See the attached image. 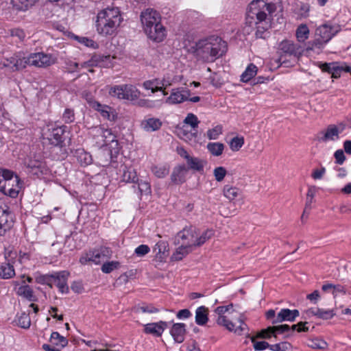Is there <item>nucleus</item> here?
I'll list each match as a JSON object with an SVG mask.
<instances>
[{"label": "nucleus", "instance_id": "nucleus-1", "mask_svg": "<svg viewBox=\"0 0 351 351\" xmlns=\"http://www.w3.org/2000/svg\"><path fill=\"white\" fill-rule=\"evenodd\" d=\"M195 56L204 62H213L228 50L227 43L218 36H212L199 40L193 47Z\"/></svg>", "mask_w": 351, "mask_h": 351}, {"label": "nucleus", "instance_id": "nucleus-2", "mask_svg": "<svg viewBox=\"0 0 351 351\" xmlns=\"http://www.w3.org/2000/svg\"><path fill=\"white\" fill-rule=\"evenodd\" d=\"M276 9L274 3H266L263 0L252 1L246 13V24L252 26L269 21L268 15H271Z\"/></svg>", "mask_w": 351, "mask_h": 351}, {"label": "nucleus", "instance_id": "nucleus-3", "mask_svg": "<svg viewBox=\"0 0 351 351\" xmlns=\"http://www.w3.org/2000/svg\"><path fill=\"white\" fill-rule=\"evenodd\" d=\"M121 17L118 8H107L99 12L97 16L96 27L99 34H113L120 25Z\"/></svg>", "mask_w": 351, "mask_h": 351}, {"label": "nucleus", "instance_id": "nucleus-4", "mask_svg": "<svg viewBox=\"0 0 351 351\" xmlns=\"http://www.w3.org/2000/svg\"><path fill=\"white\" fill-rule=\"evenodd\" d=\"M230 308H232V304L228 306H221L216 308L215 311L219 315L217 319V323L220 326L226 327V328L229 331H233L235 333L241 335L245 330L247 326L243 322L241 315L238 319V322L240 324V325L237 327H235L234 324L223 315L225 313L229 311Z\"/></svg>", "mask_w": 351, "mask_h": 351}, {"label": "nucleus", "instance_id": "nucleus-5", "mask_svg": "<svg viewBox=\"0 0 351 351\" xmlns=\"http://www.w3.org/2000/svg\"><path fill=\"white\" fill-rule=\"evenodd\" d=\"M108 93L112 97L131 101L138 99L141 95L140 90L135 86L132 84H122L111 86Z\"/></svg>", "mask_w": 351, "mask_h": 351}, {"label": "nucleus", "instance_id": "nucleus-6", "mask_svg": "<svg viewBox=\"0 0 351 351\" xmlns=\"http://www.w3.org/2000/svg\"><path fill=\"white\" fill-rule=\"evenodd\" d=\"M66 126L49 128L43 134V138L47 139L49 143L56 147H63L64 141V134Z\"/></svg>", "mask_w": 351, "mask_h": 351}, {"label": "nucleus", "instance_id": "nucleus-7", "mask_svg": "<svg viewBox=\"0 0 351 351\" xmlns=\"http://www.w3.org/2000/svg\"><path fill=\"white\" fill-rule=\"evenodd\" d=\"M279 61L285 62L284 57L287 55L300 57L302 54V49L300 45L293 43L291 40H283L279 45Z\"/></svg>", "mask_w": 351, "mask_h": 351}, {"label": "nucleus", "instance_id": "nucleus-8", "mask_svg": "<svg viewBox=\"0 0 351 351\" xmlns=\"http://www.w3.org/2000/svg\"><path fill=\"white\" fill-rule=\"evenodd\" d=\"M29 63L36 67H47L56 62V58L51 54L35 53L29 55Z\"/></svg>", "mask_w": 351, "mask_h": 351}, {"label": "nucleus", "instance_id": "nucleus-9", "mask_svg": "<svg viewBox=\"0 0 351 351\" xmlns=\"http://www.w3.org/2000/svg\"><path fill=\"white\" fill-rule=\"evenodd\" d=\"M140 17L143 30H145L146 27H151V26L155 24L161 23L160 14L152 8H147L143 11Z\"/></svg>", "mask_w": 351, "mask_h": 351}, {"label": "nucleus", "instance_id": "nucleus-10", "mask_svg": "<svg viewBox=\"0 0 351 351\" xmlns=\"http://www.w3.org/2000/svg\"><path fill=\"white\" fill-rule=\"evenodd\" d=\"M184 123L189 125L193 131L187 132L185 130H182L180 132L182 134V138L185 140L195 139L197 137V132L196 129L197 128L198 124L199 123V121L198 120L197 116L193 113H189L185 117Z\"/></svg>", "mask_w": 351, "mask_h": 351}, {"label": "nucleus", "instance_id": "nucleus-11", "mask_svg": "<svg viewBox=\"0 0 351 351\" xmlns=\"http://www.w3.org/2000/svg\"><path fill=\"white\" fill-rule=\"evenodd\" d=\"M20 189V179L17 175H15L13 173L12 174V178L8 179L6 185L5 186V191H1V192L12 198H16L19 195Z\"/></svg>", "mask_w": 351, "mask_h": 351}, {"label": "nucleus", "instance_id": "nucleus-12", "mask_svg": "<svg viewBox=\"0 0 351 351\" xmlns=\"http://www.w3.org/2000/svg\"><path fill=\"white\" fill-rule=\"evenodd\" d=\"M144 32L150 40L156 43L162 42L166 36V29L161 23L146 27Z\"/></svg>", "mask_w": 351, "mask_h": 351}, {"label": "nucleus", "instance_id": "nucleus-13", "mask_svg": "<svg viewBox=\"0 0 351 351\" xmlns=\"http://www.w3.org/2000/svg\"><path fill=\"white\" fill-rule=\"evenodd\" d=\"M52 285L54 284L60 292L62 293H68L69 288L67 285L69 272L66 271H61L53 274Z\"/></svg>", "mask_w": 351, "mask_h": 351}, {"label": "nucleus", "instance_id": "nucleus-14", "mask_svg": "<svg viewBox=\"0 0 351 351\" xmlns=\"http://www.w3.org/2000/svg\"><path fill=\"white\" fill-rule=\"evenodd\" d=\"M300 312L297 309L290 310L289 308H282L278 313L276 317L271 321L272 324H276L283 322H294Z\"/></svg>", "mask_w": 351, "mask_h": 351}, {"label": "nucleus", "instance_id": "nucleus-15", "mask_svg": "<svg viewBox=\"0 0 351 351\" xmlns=\"http://www.w3.org/2000/svg\"><path fill=\"white\" fill-rule=\"evenodd\" d=\"M338 31V27L326 23L320 25L316 29L315 36H319L326 42H329V40H331Z\"/></svg>", "mask_w": 351, "mask_h": 351}, {"label": "nucleus", "instance_id": "nucleus-16", "mask_svg": "<svg viewBox=\"0 0 351 351\" xmlns=\"http://www.w3.org/2000/svg\"><path fill=\"white\" fill-rule=\"evenodd\" d=\"M13 215L8 208L2 209L0 215V236H2L13 225Z\"/></svg>", "mask_w": 351, "mask_h": 351}, {"label": "nucleus", "instance_id": "nucleus-17", "mask_svg": "<svg viewBox=\"0 0 351 351\" xmlns=\"http://www.w3.org/2000/svg\"><path fill=\"white\" fill-rule=\"evenodd\" d=\"M106 249L101 250H94V251H90L89 252L86 253L84 256H82L80 259V262L82 265H86L88 263L93 262L95 264H99L105 258V251H106Z\"/></svg>", "mask_w": 351, "mask_h": 351}, {"label": "nucleus", "instance_id": "nucleus-18", "mask_svg": "<svg viewBox=\"0 0 351 351\" xmlns=\"http://www.w3.org/2000/svg\"><path fill=\"white\" fill-rule=\"evenodd\" d=\"M168 327V323L160 321L156 323H150L145 325L144 332L152 334L156 337H160L165 328Z\"/></svg>", "mask_w": 351, "mask_h": 351}, {"label": "nucleus", "instance_id": "nucleus-19", "mask_svg": "<svg viewBox=\"0 0 351 351\" xmlns=\"http://www.w3.org/2000/svg\"><path fill=\"white\" fill-rule=\"evenodd\" d=\"M188 169L185 165H180L173 168L171 175V180L173 184L180 185L185 182Z\"/></svg>", "mask_w": 351, "mask_h": 351}, {"label": "nucleus", "instance_id": "nucleus-20", "mask_svg": "<svg viewBox=\"0 0 351 351\" xmlns=\"http://www.w3.org/2000/svg\"><path fill=\"white\" fill-rule=\"evenodd\" d=\"M170 334L176 343H182L185 339L186 325L183 323L173 324L170 330Z\"/></svg>", "mask_w": 351, "mask_h": 351}, {"label": "nucleus", "instance_id": "nucleus-21", "mask_svg": "<svg viewBox=\"0 0 351 351\" xmlns=\"http://www.w3.org/2000/svg\"><path fill=\"white\" fill-rule=\"evenodd\" d=\"M322 136L319 138V141L327 142L328 141H336L339 138L340 131L337 125L334 124L329 125L325 132H322Z\"/></svg>", "mask_w": 351, "mask_h": 351}, {"label": "nucleus", "instance_id": "nucleus-22", "mask_svg": "<svg viewBox=\"0 0 351 351\" xmlns=\"http://www.w3.org/2000/svg\"><path fill=\"white\" fill-rule=\"evenodd\" d=\"M93 107L100 112L104 118L110 121H115L117 119V114L115 113L114 110L108 106L101 105L99 102H95Z\"/></svg>", "mask_w": 351, "mask_h": 351}, {"label": "nucleus", "instance_id": "nucleus-23", "mask_svg": "<svg viewBox=\"0 0 351 351\" xmlns=\"http://www.w3.org/2000/svg\"><path fill=\"white\" fill-rule=\"evenodd\" d=\"M120 171H122L121 180L125 182L136 184L138 181L136 171L132 167L121 165Z\"/></svg>", "mask_w": 351, "mask_h": 351}, {"label": "nucleus", "instance_id": "nucleus-24", "mask_svg": "<svg viewBox=\"0 0 351 351\" xmlns=\"http://www.w3.org/2000/svg\"><path fill=\"white\" fill-rule=\"evenodd\" d=\"M162 125V121L158 118H148L144 119L141 123V128L148 132L158 130Z\"/></svg>", "mask_w": 351, "mask_h": 351}, {"label": "nucleus", "instance_id": "nucleus-25", "mask_svg": "<svg viewBox=\"0 0 351 351\" xmlns=\"http://www.w3.org/2000/svg\"><path fill=\"white\" fill-rule=\"evenodd\" d=\"M194 232L195 230L192 228H184L182 231H180L176 236V244H180V239L182 240V243L184 245L191 244L194 243Z\"/></svg>", "mask_w": 351, "mask_h": 351}, {"label": "nucleus", "instance_id": "nucleus-26", "mask_svg": "<svg viewBox=\"0 0 351 351\" xmlns=\"http://www.w3.org/2000/svg\"><path fill=\"white\" fill-rule=\"evenodd\" d=\"M27 167L33 174L38 176L44 174L47 171L45 162L39 160L29 159Z\"/></svg>", "mask_w": 351, "mask_h": 351}, {"label": "nucleus", "instance_id": "nucleus-27", "mask_svg": "<svg viewBox=\"0 0 351 351\" xmlns=\"http://www.w3.org/2000/svg\"><path fill=\"white\" fill-rule=\"evenodd\" d=\"M192 247L193 244L184 245V243H181L180 246L171 255V260L174 261H181L192 251Z\"/></svg>", "mask_w": 351, "mask_h": 351}, {"label": "nucleus", "instance_id": "nucleus-28", "mask_svg": "<svg viewBox=\"0 0 351 351\" xmlns=\"http://www.w3.org/2000/svg\"><path fill=\"white\" fill-rule=\"evenodd\" d=\"M188 91L173 90L171 94L166 100V103L176 104L183 102L188 99Z\"/></svg>", "mask_w": 351, "mask_h": 351}, {"label": "nucleus", "instance_id": "nucleus-29", "mask_svg": "<svg viewBox=\"0 0 351 351\" xmlns=\"http://www.w3.org/2000/svg\"><path fill=\"white\" fill-rule=\"evenodd\" d=\"M208 321V309L201 306L195 311V322L197 325L204 326Z\"/></svg>", "mask_w": 351, "mask_h": 351}, {"label": "nucleus", "instance_id": "nucleus-30", "mask_svg": "<svg viewBox=\"0 0 351 351\" xmlns=\"http://www.w3.org/2000/svg\"><path fill=\"white\" fill-rule=\"evenodd\" d=\"M29 56L23 58L12 57L10 58V63L13 64L12 66V69L14 71H19L25 69L27 65H31V64L29 63Z\"/></svg>", "mask_w": 351, "mask_h": 351}, {"label": "nucleus", "instance_id": "nucleus-31", "mask_svg": "<svg viewBox=\"0 0 351 351\" xmlns=\"http://www.w3.org/2000/svg\"><path fill=\"white\" fill-rule=\"evenodd\" d=\"M327 43L328 42L319 36H315V38L313 40L308 43L306 50L316 51L317 53H319Z\"/></svg>", "mask_w": 351, "mask_h": 351}, {"label": "nucleus", "instance_id": "nucleus-32", "mask_svg": "<svg viewBox=\"0 0 351 351\" xmlns=\"http://www.w3.org/2000/svg\"><path fill=\"white\" fill-rule=\"evenodd\" d=\"M15 275L13 265L9 263H3L0 265V278L2 279H10Z\"/></svg>", "mask_w": 351, "mask_h": 351}, {"label": "nucleus", "instance_id": "nucleus-33", "mask_svg": "<svg viewBox=\"0 0 351 351\" xmlns=\"http://www.w3.org/2000/svg\"><path fill=\"white\" fill-rule=\"evenodd\" d=\"M19 295L23 296L30 302H36V296L34 294L33 290L29 285L21 286L17 291Z\"/></svg>", "mask_w": 351, "mask_h": 351}, {"label": "nucleus", "instance_id": "nucleus-34", "mask_svg": "<svg viewBox=\"0 0 351 351\" xmlns=\"http://www.w3.org/2000/svg\"><path fill=\"white\" fill-rule=\"evenodd\" d=\"M254 25L256 26V32L255 34L256 38L265 39L266 38L269 36V33L267 32V31L271 26L270 21Z\"/></svg>", "mask_w": 351, "mask_h": 351}, {"label": "nucleus", "instance_id": "nucleus-35", "mask_svg": "<svg viewBox=\"0 0 351 351\" xmlns=\"http://www.w3.org/2000/svg\"><path fill=\"white\" fill-rule=\"evenodd\" d=\"M160 79L155 78L151 80H146L143 82V86L146 90H151L152 93L162 91Z\"/></svg>", "mask_w": 351, "mask_h": 351}, {"label": "nucleus", "instance_id": "nucleus-36", "mask_svg": "<svg viewBox=\"0 0 351 351\" xmlns=\"http://www.w3.org/2000/svg\"><path fill=\"white\" fill-rule=\"evenodd\" d=\"M258 69L254 64H250L245 71L241 75V81L247 82L252 79L257 73Z\"/></svg>", "mask_w": 351, "mask_h": 351}, {"label": "nucleus", "instance_id": "nucleus-37", "mask_svg": "<svg viewBox=\"0 0 351 351\" xmlns=\"http://www.w3.org/2000/svg\"><path fill=\"white\" fill-rule=\"evenodd\" d=\"M90 60L93 66L103 67L108 66L110 60V56L101 54H94Z\"/></svg>", "mask_w": 351, "mask_h": 351}, {"label": "nucleus", "instance_id": "nucleus-38", "mask_svg": "<svg viewBox=\"0 0 351 351\" xmlns=\"http://www.w3.org/2000/svg\"><path fill=\"white\" fill-rule=\"evenodd\" d=\"M76 157L77 161L84 166L91 164L93 161L92 156L84 149H77L76 151Z\"/></svg>", "mask_w": 351, "mask_h": 351}, {"label": "nucleus", "instance_id": "nucleus-39", "mask_svg": "<svg viewBox=\"0 0 351 351\" xmlns=\"http://www.w3.org/2000/svg\"><path fill=\"white\" fill-rule=\"evenodd\" d=\"M16 322L19 327L24 329H28L31 326L29 315L25 312H23L20 315H16Z\"/></svg>", "mask_w": 351, "mask_h": 351}, {"label": "nucleus", "instance_id": "nucleus-40", "mask_svg": "<svg viewBox=\"0 0 351 351\" xmlns=\"http://www.w3.org/2000/svg\"><path fill=\"white\" fill-rule=\"evenodd\" d=\"M240 192L239 189L230 185H225L223 189L224 196L230 201L234 199L240 194Z\"/></svg>", "mask_w": 351, "mask_h": 351}, {"label": "nucleus", "instance_id": "nucleus-41", "mask_svg": "<svg viewBox=\"0 0 351 351\" xmlns=\"http://www.w3.org/2000/svg\"><path fill=\"white\" fill-rule=\"evenodd\" d=\"M38 0H12V3L19 10H25L34 5Z\"/></svg>", "mask_w": 351, "mask_h": 351}, {"label": "nucleus", "instance_id": "nucleus-42", "mask_svg": "<svg viewBox=\"0 0 351 351\" xmlns=\"http://www.w3.org/2000/svg\"><path fill=\"white\" fill-rule=\"evenodd\" d=\"M186 163L189 166V168L193 170L201 171L204 169V162L198 158L190 156L186 160Z\"/></svg>", "mask_w": 351, "mask_h": 351}, {"label": "nucleus", "instance_id": "nucleus-43", "mask_svg": "<svg viewBox=\"0 0 351 351\" xmlns=\"http://www.w3.org/2000/svg\"><path fill=\"white\" fill-rule=\"evenodd\" d=\"M207 149L209 152L215 156H221L224 149V145L222 143H208L207 145Z\"/></svg>", "mask_w": 351, "mask_h": 351}, {"label": "nucleus", "instance_id": "nucleus-44", "mask_svg": "<svg viewBox=\"0 0 351 351\" xmlns=\"http://www.w3.org/2000/svg\"><path fill=\"white\" fill-rule=\"evenodd\" d=\"M295 35L299 42H304L309 36V29L307 25L305 24L299 25L296 29Z\"/></svg>", "mask_w": 351, "mask_h": 351}, {"label": "nucleus", "instance_id": "nucleus-45", "mask_svg": "<svg viewBox=\"0 0 351 351\" xmlns=\"http://www.w3.org/2000/svg\"><path fill=\"white\" fill-rule=\"evenodd\" d=\"M214 235V231L213 230H207L204 231L202 234L194 240V243L193 244V247H199L202 245L207 240L212 238Z\"/></svg>", "mask_w": 351, "mask_h": 351}, {"label": "nucleus", "instance_id": "nucleus-46", "mask_svg": "<svg viewBox=\"0 0 351 351\" xmlns=\"http://www.w3.org/2000/svg\"><path fill=\"white\" fill-rule=\"evenodd\" d=\"M12 173L13 171L10 170L0 169V191H5V186Z\"/></svg>", "mask_w": 351, "mask_h": 351}, {"label": "nucleus", "instance_id": "nucleus-47", "mask_svg": "<svg viewBox=\"0 0 351 351\" xmlns=\"http://www.w3.org/2000/svg\"><path fill=\"white\" fill-rule=\"evenodd\" d=\"M51 341L56 346H60L62 348L68 344V340L64 337L61 336L58 332H53L51 333Z\"/></svg>", "mask_w": 351, "mask_h": 351}, {"label": "nucleus", "instance_id": "nucleus-48", "mask_svg": "<svg viewBox=\"0 0 351 351\" xmlns=\"http://www.w3.org/2000/svg\"><path fill=\"white\" fill-rule=\"evenodd\" d=\"M97 132L104 138V144L107 145L109 143L114 142L115 141L116 136L112 134L111 130L99 128L97 130Z\"/></svg>", "mask_w": 351, "mask_h": 351}, {"label": "nucleus", "instance_id": "nucleus-49", "mask_svg": "<svg viewBox=\"0 0 351 351\" xmlns=\"http://www.w3.org/2000/svg\"><path fill=\"white\" fill-rule=\"evenodd\" d=\"M152 171L157 178H163L169 174V168L166 166H154Z\"/></svg>", "mask_w": 351, "mask_h": 351}, {"label": "nucleus", "instance_id": "nucleus-50", "mask_svg": "<svg viewBox=\"0 0 351 351\" xmlns=\"http://www.w3.org/2000/svg\"><path fill=\"white\" fill-rule=\"evenodd\" d=\"M136 183L138 184V193L139 195H142L143 194L149 195L151 193L152 190L149 182L143 180L139 182L138 180Z\"/></svg>", "mask_w": 351, "mask_h": 351}, {"label": "nucleus", "instance_id": "nucleus-51", "mask_svg": "<svg viewBox=\"0 0 351 351\" xmlns=\"http://www.w3.org/2000/svg\"><path fill=\"white\" fill-rule=\"evenodd\" d=\"M244 144L243 137L235 136L229 143L230 148L233 152H238Z\"/></svg>", "mask_w": 351, "mask_h": 351}, {"label": "nucleus", "instance_id": "nucleus-52", "mask_svg": "<svg viewBox=\"0 0 351 351\" xmlns=\"http://www.w3.org/2000/svg\"><path fill=\"white\" fill-rule=\"evenodd\" d=\"M308 346L313 349L326 350L328 343L323 339L315 338L310 341Z\"/></svg>", "mask_w": 351, "mask_h": 351}, {"label": "nucleus", "instance_id": "nucleus-53", "mask_svg": "<svg viewBox=\"0 0 351 351\" xmlns=\"http://www.w3.org/2000/svg\"><path fill=\"white\" fill-rule=\"evenodd\" d=\"M169 244L167 241H160L154 247V252L156 255H165L168 252Z\"/></svg>", "mask_w": 351, "mask_h": 351}, {"label": "nucleus", "instance_id": "nucleus-54", "mask_svg": "<svg viewBox=\"0 0 351 351\" xmlns=\"http://www.w3.org/2000/svg\"><path fill=\"white\" fill-rule=\"evenodd\" d=\"M120 263L118 261H110L104 263L101 266V271L105 274H109L114 269H117Z\"/></svg>", "mask_w": 351, "mask_h": 351}, {"label": "nucleus", "instance_id": "nucleus-55", "mask_svg": "<svg viewBox=\"0 0 351 351\" xmlns=\"http://www.w3.org/2000/svg\"><path fill=\"white\" fill-rule=\"evenodd\" d=\"M221 134H222V126L219 125L207 131V136L210 140L217 139Z\"/></svg>", "mask_w": 351, "mask_h": 351}, {"label": "nucleus", "instance_id": "nucleus-56", "mask_svg": "<svg viewBox=\"0 0 351 351\" xmlns=\"http://www.w3.org/2000/svg\"><path fill=\"white\" fill-rule=\"evenodd\" d=\"M227 174V171L223 167H217L213 170V175L217 182H221Z\"/></svg>", "mask_w": 351, "mask_h": 351}, {"label": "nucleus", "instance_id": "nucleus-57", "mask_svg": "<svg viewBox=\"0 0 351 351\" xmlns=\"http://www.w3.org/2000/svg\"><path fill=\"white\" fill-rule=\"evenodd\" d=\"M62 120L66 123H71L75 121L74 110L71 108H66L62 114Z\"/></svg>", "mask_w": 351, "mask_h": 351}, {"label": "nucleus", "instance_id": "nucleus-58", "mask_svg": "<svg viewBox=\"0 0 351 351\" xmlns=\"http://www.w3.org/2000/svg\"><path fill=\"white\" fill-rule=\"evenodd\" d=\"M134 311L136 313L142 312V313H157L158 311V310L156 308H155L154 306H153L151 304L136 306L135 308Z\"/></svg>", "mask_w": 351, "mask_h": 351}, {"label": "nucleus", "instance_id": "nucleus-59", "mask_svg": "<svg viewBox=\"0 0 351 351\" xmlns=\"http://www.w3.org/2000/svg\"><path fill=\"white\" fill-rule=\"evenodd\" d=\"M319 316L318 318L323 319H329L332 318L335 315V311L333 309L324 310L318 308Z\"/></svg>", "mask_w": 351, "mask_h": 351}, {"label": "nucleus", "instance_id": "nucleus-60", "mask_svg": "<svg viewBox=\"0 0 351 351\" xmlns=\"http://www.w3.org/2000/svg\"><path fill=\"white\" fill-rule=\"evenodd\" d=\"M270 330H274V335L276 333L278 334H285L290 332L291 328L287 324H282L280 326H273Z\"/></svg>", "mask_w": 351, "mask_h": 351}, {"label": "nucleus", "instance_id": "nucleus-61", "mask_svg": "<svg viewBox=\"0 0 351 351\" xmlns=\"http://www.w3.org/2000/svg\"><path fill=\"white\" fill-rule=\"evenodd\" d=\"M251 341L254 343L253 346L255 350H264L270 347V344L267 341H256L254 337H252Z\"/></svg>", "mask_w": 351, "mask_h": 351}, {"label": "nucleus", "instance_id": "nucleus-62", "mask_svg": "<svg viewBox=\"0 0 351 351\" xmlns=\"http://www.w3.org/2000/svg\"><path fill=\"white\" fill-rule=\"evenodd\" d=\"M272 326H269L265 329L261 330L258 334L257 337L258 338H262V339H269L271 336H274L276 337V335H274V330H270L269 329L271 328Z\"/></svg>", "mask_w": 351, "mask_h": 351}, {"label": "nucleus", "instance_id": "nucleus-63", "mask_svg": "<svg viewBox=\"0 0 351 351\" xmlns=\"http://www.w3.org/2000/svg\"><path fill=\"white\" fill-rule=\"evenodd\" d=\"M53 274H46L43 275L36 278L38 282L41 284H46L49 286L51 288L52 287V279H53Z\"/></svg>", "mask_w": 351, "mask_h": 351}, {"label": "nucleus", "instance_id": "nucleus-64", "mask_svg": "<svg viewBox=\"0 0 351 351\" xmlns=\"http://www.w3.org/2000/svg\"><path fill=\"white\" fill-rule=\"evenodd\" d=\"M149 250L150 249L148 245L142 244L135 249L134 252L138 256L141 257L147 254Z\"/></svg>", "mask_w": 351, "mask_h": 351}]
</instances>
